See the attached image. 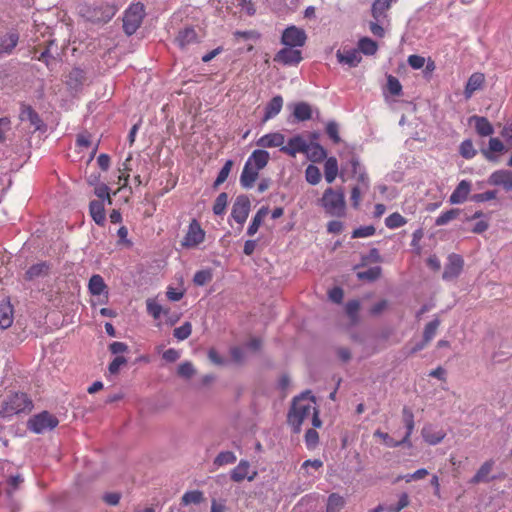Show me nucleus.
Segmentation results:
<instances>
[{
    "mask_svg": "<svg viewBox=\"0 0 512 512\" xmlns=\"http://www.w3.org/2000/svg\"><path fill=\"white\" fill-rule=\"evenodd\" d=\"M311 421L315 428H319L322 422L318 415L316 402L310 392L302 393L295 397L288 413V424L295 433H299L302 424Z\"/></svg>",
    "mask_w": 512,
    "mask_h": 512,
    "instance_id": "f257e3e1",
    "label": "nucleus"
},
{
    "mask_svg": "<svg viewBox=\"0 0 512 512\" xmlns=\"http://www.w3.org/2000/svg\"><path fill=\"white\" fill-rule=\"evenodd\" d=\"M32 402L25 393L11 395L2 406L0 414L2 417H11L21 412L30 411Z\"/></svg>",
    "mask_w": 512,
    "mask_h": 512,
    "instance_id": "f03ea898",
    "label": "nucleus"
},
{
    "mask_svg": "<svg viewBox=\"0 0 512 512\" xmlns=\"http://www.w3.org/2000/svg\"><path fill=\"white\" fill-rule=\"evenodd\" d=\"M145 16L144 5L140 2L131 4L123 17V28L126 34L132 35L140 27Z\"/></svg>",
    "mask_w": 512,
    "mask_h": 512,
    "instance_id": "7ed1b4c3",
    "label": "nucleus"
},
{
    "mask_svg": "<svg viewBox=\"0 0 512 512\" xmlns=\"http://www.w3.org/2000/svg\"><path fill=\"white\" fill-rule=\"evenodd\" d=\"M321 205L328 214L340 216L345 209L344 196L341 192L328 188L321 198Z\"/></svg>",
    "mask_w": 512,
    "mask_h": 512,
    "instance_id": "20e7f679",
    "label": "nucleus"
},
{
    "mask_svg": "<svg viewBox=\"0 0 512 512\" xmlns=\"http://www.w3.org/2000/svg\"><path fill=\"white\" fill-rule=\"evenodd\" d=\"M58 419L47 411L34 415L28 421V428L36 434H42L54 429L58 425Z\"/></svg>",
    "mask_w": 512,
    "mask_h": 512,
    "instance_id": "39448f33",
    "label": "nucleus"
},
{
    "mask_svg": "<svg viewBox=\"0 0 512 512\" xmlns=\"http://www.w3.org/2000/svg\"><path fill=\"white\" fill-rule=\"evenodd\" d=\"M307 36L303 29L296 26L287 27L281 37V43L284 46L300 48L305 45Z\"/></svg>",
    "mask_w": 512,
    "mask_h": 512,
    "instance_id": "423d86ee",
    "label": "nucleus"
},
{
    "mask_svg": "<svg viewBox=\"0 0 512 512\" xmlns=\"http://www.w3.org/2000/svg\"><path fill=\"white\" fill-rule=\"evenodd\" d=\"M117 12V7L112 4H102L87 9L85 16L92 22H108Z\"/></svg>",
    "mask_w": 512,
    "mask_h": 512,
    "instance_id": "0eeeda50",
    "label": "nucleus"
},
{
    "mask_svg": "<svg viewBox=\"0 0 512 512\" xmlns=\"http://www.w3.org/2000/svg\"><path fill=\"white\" fill-rule=\"evenodd\" d=\"M251 203L248 197L238 196L233 204L231 217L240 225H243L248 218Z\"/></svg>",
    "mask_w": 512,
    "mask_h": 512,
    "instance_id": "6e6552de",
    "label": "nucleus"
},
{
    "mask_svg": "<svg viewBox=\"0 0 512 512\" xmlns=\"http://www.w3.org/2000/svg\"><path fill=\"white\" fill-rule=\"evenodd\" d=\"M205 232L196 220H193L188 227L182 245L187 248H194L204 241Z\"/></svg>",
    "mask_w": 512,
    "mask_h": 512,
    "instance_id": "1a4fd4ad",
    "label": "nucleus"
},
{
    "mask_svg": "<svg viewBox=\"0 0 512 512\" xmlns=\"http://www.w3.org/2000/svg\"><path fill=\"white\" fill-rule=\"evenodd\" d=\"M302 60L301 51L298 48L285 46L277 52L274 61L283 65H297Z\"/></svg>",
    "mask_w": 512,
    "mask_h": 512,
    "instance_id": "9d476101",
    "label": "nucleus"
},
{
    "mask_svg": "<svg viewBox=\"0 0 512 512\" xmlns=\"http://www.w3.org/2000/svg\"><path fill=\"white\" fill-rule=\"evenodd\" d=\"M257 476V471L251 469L250 463L246 460H241L238 465L231 471V479L234 482H242L247 479L253 481Z\"/></svg>",
    "mask_w": 512,
    "mask_h": 512,
    "instance_id": "9b49d317",
    "label": "nucleus"
},
{
    "mask_svg": "<svg viewBox=\"0 0 512 512\" xmlns=\"http://www.w3.org/2000/svg\"><path fill=\"white\" fill-rule=\"evenodd\" d=\"M463 265L464 261L460 255L455 253L450 254L448 256V263L443 272V279L451 280L457 278L463 269Z\"/></svg>",
    "mask_w": 512,
    "mask_h": 512,
    "instance_id": "f8f14e48",
    "label": "nucleus"
},
{
    "mask_svg": "<svg viewBox=\"0 0 512 512\" xmlns=\"http://www.w3.org/2000/svg\"><path fill=\"white\" fill-rule=\"evenodd\" d=\"M355 178L357 180V184L354 185V206L356 205L360 194L369 188L368 176L356 161H354V179Z\"/></svg>",
    "mask_w": 512,
    "mask_h": 512,
    "instance_id": "ddd939ff",
    "label": "nucleus"
},
{
    "mask_svg": "<svg viewBox=\"0 0 512 512\" xmlns=\"http://www.w3.org/2000/svg\"><path fill=\"white\" fill-rule=\"evenodd\" d=\"M488 183L493 186H503L505 190L509 191L512 189V171L496 170L489 176Z\"/></svg>",
    "mask_w": 512,
    "mask_h": 512,
    "instance_id": "4468645a",
    "label": "nucleus"
},
{
    "mask_svg": "<svg viewBox=\"0 0 512 512\" xmlns=\"http://www.w3.org/2000/svg\"><path fill=\"white\" fill-rule=\"evenodd\" d=\"M495 465V461L489 459L485 461L477 470L475 475L470 479L471 484H479V483H488L495 479V477L490 476Z\"/></svg>",
    "mask_w": 512,
    "mask_h": 512,
    "instance_id": "2eb2a0df",
    "label": "nucleus"
},
{
    "mask_svg": "<svg viewBox=\"0 0 512 512\" xmlns=\"http://www.w3.org/2000/svg\"><path fill=\"white\" fill-rule=\"evenodd\" d=\"M307 143L301 135H296L288 140L287 145L282 146L281 151L295 157L298 153H305Z\"/></svg>",
    "mask_w": 512,
    "mask_h": 512,
    "instance_id": "dca6fc26",
    "label": "nucleus"
},
{
    "mask_svg": "<svg viewBox=\"0 0 512 512\" xmlns=\"http://www.w3.org/2000/svg\"><path fill=\"white\" fill-rule=\"evenodd\" d=\"M396 0H375L371 7V14L375 21L383 22L388 20V11L391 8L392 2Z\"/></svg>",
    "mask_w": 512,
    "mask_h": 512,
    "instance_id": "f3484780",
    "label": "nucleus"
},
{
    "mask_svg": "<svg viewBox=\"0 0 512 512\" xmlns=\"http://www.w3.org/2000/svg\"><path fill=\"white\" fill-rule=\"evenodd\" d=\"M285 136L280 132L268 133L260 137L256 144L262 148H275L284 146Z\"/></svg>",
    "mask_w": 512,
    "mask_h": 512,
    "instance_id": "a211bd4d",
    "label": "nucleus"
},
{
    "mask_svg": "<svg viewBox=\"0 0 512 512\" xmlns=\"http://www.w3.org/2000/svg\"><path fill=\"white\" fill-rule=\"evenodd\" d=\"M485 83V75L481 72L473 73L465 85L464 96L465 99H470L475 91L481 89Z\"/></svg>",
    "mask_w": 512,
    "mask_h": 512,
    "instance_id": "6ab92c4d",
    "label": "nucleus"
},
{
    "mask_svg": "<svg viewBox=\"0 0 512 512\" xmlns=\"http://www.w3.org/2000/svg\"><path fill=\"white\" fill-rule=\"evenodd\" d=\"M50 272V266L46 262H39L30 266L25 272L24 279L27 281H35L45 278Z\"/></svg>",
    "mask_w": 512,
    "mask_h": 512,
    "instance_id": "aec40b11",
    "label": "nucleus"
},
{
    "mask_svg": "<svg viewBox=\"0 0 512 512\" xmlns=\"http://www.w3.org/2000/svg\"><path fill=\"white\" fill-rule=\"evenodd\" d=\"M19 41V34L9 32L0 39V58L10 55Z\"/></svg>",
    "mask_w": 512,
    "mask_h": 512,
    "instance_id": "412c9836",
    "label": "nucleus"
},
{
    "mask_svg": "<svg viewBox=\"0 0 512 512\" xmlns=\"http://www.w3.org/2000/svg\"><path fill=\"white\" fill-rule=\"evenodd\" d=\"M175 41L180 48L184 49L189 45L197 43L199 41V37L194 28L185 27L179 31Z\"/></svg>",
    "mask_w": 512,
    "mask_h": 512,
    "instance_id": "4be33fe9",
    "label": "nucleus"
},
{
    "mask_svg": "<svg viewBox=\"0 0 512 512\" xmlns=\"http://www.w3.org/2000/svg\"><path fill=\"white\" fill-rule=\"evenodd\" d=\"M471 191V183L467 180H461L455 190L450 195L451 204H460L466 201Z\"/></svg>",
    "mask_w": 512,
    "mask_h": 512,
    "instance_id": "5701e85b",
    "label": "nucleus"
},
{
    "mask_svg": "<svg viewBox=\"0 0 512 512\" xmlns=\"http://www.w3.org/2000/svg\"><path fill=\"white\" fill-rule=\"evenodd\" d=\"M421 434L424 441L430 445H437L446 437V432L444 430H435L432 425L424 426Z\"/></svg>",
    "mask_w": 512,
    "mask_h": 512,
    "instance_id": "b1692460",
    "label": "nucleus"
},
{
    "mask_svg": "<svg viewBox=\"0 0 512 512\" xmlns=\"http://www.w3.org/2000/svg\"><path fill=\"white\" fill-rule=\"evenodd\" d=\"M470 122H474L475 130L481 137L490 136L494 133V128L486 117L474 115L470 118Z\"/></svg>",
    "mask_w": 512,
    "mask_h": 512,
    "instance_id": "393cba45",
    "label": "nucleus"
},
{
    "mask_svg": "<svg viewBox=\"0 0 512 512\" xmlns=\"http://www.w3.org/2000/svg\"><path fill=\"white\" fill-rule=\"evenodd\" d=\"M259 170L250 164V162H246L243 168V171L240 176V183L244 188H251L254 185V182L258 178Z\"/></svg>",
    "mask_w": 512,
    "mask_h": 512,
    "instance_id": "a878e982",
    "label": "nucleus"
},
{
    "mask_svg": "<svg viewBox=\"0 0 512 512\" xmlns=\"http://www.w3.org/2000/svg\"><path fill=\"white\" fill-rule=\"evenodd\" d=\"M505 150L504 143L499 138L492 137L489 139L488 148L483 149L482 154L488 161H497L495 153H502Z\"/></svg>",
    "mask_w": 512,
    "mask_h": 512,
    "instance_id": "bb28decb",
    "label": "nucleus"
},
{
    "mask_svg": "<svg viewBox=\"0 0 512 512\" xmlns=\"http://www.w3.org/2000/svg\"><path fill=\"white\" fill-rule=\"evenodd\" d=\"M13 323V308L9 301L2 300L0 302V327L2 329L9 328Z\"/></svg>",
    "mask_w": 512,
    "mask_h": 512,
    "instance_id": "cd10ccee",
    "label": "nucleus"
},
{
    "mask_svg": "<svg viewBox=\"0 0 512 512\" xmlns=\"http://www.w3.org/2000/svg\"><path fill=\"white\" fill-rule=\"evenodd\" d=\"M269 158L270 155L266 150L258 149L252 152L246 162H250L252 166L260 171L267 165Z\"/></svg>",
    "mask_w": 512,
    "mask_h": 512,
    "instance_id": "c85d7f7f",
    "label": "nucleus"
},
{
    "mask_svg": "<svg viewBox=\"0 0 512 512\" xmlns=\"http://www.w3.org/2000/svg\"><path fill=\"white\" fill-rule=\"evenodd\" d=\"M283 107V98L279 95L273 97L265 107L263 121H267L278 115Z\"/></svg>",
    "mask_w": 512,
    "mask_h": 512,
    "instance_id": "c756f323",
    "label": "nucleus"
},
{
    "mask_svg": "<svg viewBox=\"0 0 512 512\" xmlns=\"http://www.w3.org/2000/svg\"><path fill=\"white\" fill-rule=\"evenodd\" d=\"M402 419H403V423L406 427V433H405L404 437L402 438V442H406L407 444H409L411 434L415 427L413 412L409 408L404 407L402 410Z\"/></svg>",
    "mask_w": 512,
    "mask_h": 512,
    "instance_id": "7c9ffc66",
    "label": "nucleus"
},
{
    "mask_svg": "<svg viewBox=\"0 0 512 512\" xmlns=\"http://www.w3.org/2000/svg\"><path fill=\"white\" fill-rule=\"evenodd\" d=\"M402 419H403V423L406 427V433H405L404 437L402 438V442H406L407 444H409L411 434L415 427L413 412L409 408L404 407L402 410Z\"/></svg>",
    "mask_w": 512,
    "mask_h": 512,
    "instance_id": "2f4dec72",
    "label": "nucleus"
},
{
    "mask_svg": "<svg viewBox=\"0 0 512 512\" xmlns=\"http://www.w3.org/2000/svg\"><path fill=\"white\" fill-rule=\"evenodd\" d=\"M304 154L312 162H320L326 157L325 149L318 143H307Z\"/></svg>",
    "mask_w": 512,
    "mask_h": 512,
    "instance_id": "473e14b6",
    "label": "nucleus"
},
{
    "mask_svg": "<svg viewBox=\"0 0 512 512\" xmlns=\"http://www.w3.org/2000/svg\"><path fill=\"white\" fill-rule=\"evenodd\" d=\"M89 291L92 295H101L105 293L107 295V285L104 282L102 276L95 274L93 275L88 284Z\"/></svg>",
    "mask_w": 512,
    "mask_h": 512,
    "instance_id": "72a5a7b5",
    "label": "nucleus"
},
{
    "mask_svg": "<svg viewBox=\"0 0 512 512\" xmlns=\"http://www.w3.org/2000/svg\"><path fill=\"white\" fill-rule=\"evenodd\" d=\"M358 51L366 56H373L378 51V44L369 37H362L358 41Z\"/></svg>",
    "mask_w": 512,
    "mask_h": 512,
    "instance_id": "f704fd0d",
    "label": "nucleus"
},
{
    "mask_svg": "<svg viewBox=\"0 0 512 512\" xmlns=\"http://www.w3.org/2000/svg\"><path fill=\"white\" fill-rule=\"evenodd\" d=\"M269 212V209L268 207H261L257 213L255 214V216L253 217L252 221H251V224L249 225L248 229H247V234L249 236H253L254 234L257 233L260 225L262 224L264 218L267 216Z\"/></svg>",
    "mask_w": 512,
    "mask_h": 512,
    "instance_id": "c9c22d12",
    "label": "nucleus"
},
{
    "mask_svg": "<svg viewBox=\"0 0 512 512\" xmlns=\"http://www.w3.org/2000/svg\"><path fill=\"white\" fill-rule=\"evenodd\" d=\"M20 118L22 121H28L35 130H39L41 127L42 121L38 114L31 107L23 108L20 114Z\"/></svg>",
    "mask_w": 512,
    "mask_h": 512,
    "instance_id": "e433bc0d",
    "label": "nucleus"
},
{
    "mask_svg": "<svg viewBox=\"0 0 512 512\" xmlns=\"http://www.w3.org/2000/svg\"><path fill=\"white\" fill-rule=\"evenodd\" d=\"M90 214L97 224H103L105 221V209L103 201H91Z\"/></svg>",
    "mask_w": 512,
    "mask_h": 512,
    "instance_id": "4c0bfd02",
    "label": "nucleus"
},
{
    "mask_svg": "<svg viewBox=\"0 0 512 512\" xmlns=\"http://www.w3.org/2000/svg\"><path fill=\"white\" fill-rule=\"evenodd\" d=\"M85 80V73L79 68H74L70 71L67 84L71 89L77 90Z\"/></svg>",
    "mask_w": 512,
    "mask_h": 512,
    "instance_id": "58836bf2",
    "label": "nucleus"
},
{
    "mask_svg": "<svg viewBox=\"0 0 512 512\" xmlns=\"http://www.w3.org/2000/svg\"><path fill=\"white\" fill-rule=\"evenodd\" d=\"M382 273L380 266L369 267L366 270L357 272V278L362 281L373 282L377 280Z\"/></svg>",
    "mask_w": 512,
    "mask_h": 512,
    "instance_id": "ea45409f",
    "label": "nucleus"
},
{
    "mask_svg": "<svg viewBox=\"0 0 512 512\" xmlns=\"http://www.w3.org/2000/svg\"><path fill=\"white\" fill-rule=\"evenodd\" d=\"M325 179L328 183H332L338 174V163L333 157L328 158L324 165Z\"/></svg>",
    "mask_w": 512,
    "mask_h": 512,
    "instance_id": "a19ab883",
    "label": "nucleus"
},
{
    "mask_svg": "<svg viewBox=\"0 0 512 512\" xmlns=\"http://www.w3.org/2000/svg\"><path fill=\"white\" fill-rule=\"evenodd\" d=\"M441 324V321L438 318L433 319L429 323L425 325L424 331H423V340L427 342L428 344L432 341V339L435 337L437 330Z\"/></svg>",
    "mask_w": 512,
    "mask_h": 512,
    "instance_id": "79ce46f5",
    "label": "nucleus"
},
{
    "mask_svg": "<svg viewBox=\"0 0 512 512\" xmlns=\"http://www.w3.org/2000/svg\"><path fill=\"white\" fill-rule=\"evenodd\" d=\"M311 108L307 103H298L294 107L293 115L300 121H305L311 118Z\"/></svg>",
    "mask_w": 512,
    "mask_h": 512,
    "instance_id": "37998d69",
    "label": "nucleus"
},
{
    "mask_svg": "<svg viewBox=\"0 0 512 512\" xmlns=\"http://www.w3.org/2000/svg\"><path fill=\"white\" fill-rule=\"evenodd\" d=\"M406 223H407L406 218H404V217H403L400 213H398V212H394V213L390 214V215L385 219V225H386L389 229H396V228L402 227V226H404Z\"/></svg>",
    "mask_w": 512,
    "mask_h": 512,
    "instance_id": "c03bdc74",
    "label": "nucleus"
},
{
    "mask_svg": "<svg viewBox=\"0 0 512 512\" xmlns=\"http://www.w3.org/2000/svg\"><path fill=\"white\" fill-rule=\"evenodd\" d=\"M344 507V500L338 494H331L328 498L326 512H340Z\"/></svg>",
    "mask_w": 512,
    "mask_h": 512,
    "instance_id": "a18cd8bd",
    "label": "nucleus"
},
{
    "mask_svg": "<svg viewBox=\"0 0 512 512\" xmlns=\"http://www.w3.org/2000/svg\"><path fill=\"white\" fill-rule=\"evenodd\" d=\"M204 500L203 493L199 490L194 491H188L184 493L182 496V504L183 505H189V504H199Z\"/></svg>",
    "mask_w": 512,
    "mask_h": 512,
    "instance_id": "49530a36",
    "label": "nucleus"
},
{
    "mask_svg": "<svg viewBox=\"0 0 512 512\" xmlns=\"http://www.w3.org/2000/svg\"><path fill=\"white\" fill-rule=\"evenodd\" d=\"M374 436L380 438L384 445H386L387 447H391V448L407 444L406 442H402V439L395 440L388 433L382 432L380 430H376L374 432Z\"/></svg>",
    "mask_w": 512,
    "mask_h": 512,
    "instance_id": "de8ad7c7",
    "label": "nucleus"
},
{
    "mask_svg": "<svg viewBox=\"0 0 512 512\" xmlns=\"http://www.w3.org/2000/svg\"><path fill=\"white\" fill-rule=\"evenodd\" d=\"M460 214L459 209H450L448 211H445L441 213L435 220V224L437 226H443L449 223L450 221L456 219L458 215Z\"/></svg>",
    "mask_w": 512,
    "mask_h": 512,
    "instance_id": "09e8293b",
    "label": "nucleus"
},
{
    "mask_svg": "<svg viewBox=\"0 0 512 512\" xmlns=\"http://www.w3.org/2000/svg\"><path fill=\"white\" fill-rule=\"evenodd\" d=\"M228 204V195L223 192L220 193L213 205V212L215 215H223L225 213L226 207Z\"/></svg>",
    "mask_w": 512,
    "mask_h": 512,
    "instance_id": "8fccbe9b",
    "label": "nucleus"
},
{
    "mask_svg": "<svg viewBox=\"0 0 512 512\" xmlns=\"http://www.w3.org/2000/svg\"><path fill=\"white\" fill-rule=\"evenodd\" d=\"M305 178L311 185H316L321 180V173L318 167L314 165H308L305 170Z\"/></svg>",
    "mask_w": 512,
    "mask_h": 512,
    "instance_id": "3c124183",
    "label": "nucleus"
},
{
    "mask_svg": "<svg viewBox=\"0 0 512 512\" xmlns=\"http://www.w3.org/2000/svg\"><path fill=\"white\" fill-rule=\"evenodd\" d=\"M236 455L231 451H224L217 455L214 460V465L223 466L227 464H232L236 461Z\"/></svg>",
    "mask_w": 512,
    "mask_h": 512,
    "instance_id": "603ef678",
    "label": "nucleus"
},
{
    "mask_svg": "<svg viewBox=\"0 0 512 512\" xmlns=\"http://www.w3.org/2000/svg\"><path fill=\"white\" fill-rule=\"evenodd\" d=\"M459 152L460 155L465 159H471L476 155V150L473 146V142L470 139L464 140L460 144Z\"/></svg>",
    "mask_w": 512,
    "mask_h": 512,
    "instance_id": "864d4df0",
    "label": "nucleus"
},
{
    "mask_svg": "<svg viewBox=\"0 0 512 512\" xmlns=\"http://www.w3.org/2000/svg\"><path fill=\"white\" fill-rule=\"evenodd\" d=\"M146 307H147V311L148 313L154 318V319H159L162 312H163V308L162 306L153 298H149L146 300Z\"/></svg>",
    "mask_w": 512,
    "mask_h": 512,
    "instance_id": "5fc2aeb1",
    "label": "nucleus"
},
{
    "mask_svg": "<svg viewBox=\"0 0 512 512\" xmlns=\"http://www.w3.org/2000/svg\"><path fill=\"white\" fill-rule=\"evenodd\" d=\"M191 332H192L191 323L185 322L180 327L175 328L173 334L176 339H178L179 341H183L191 335Z\"/></svg>",
    "mask_w": 512,
    "mask_h": 512,
    "instance_id": "6e6d98bb",
    "label": "nucleus"
},
{
    "mask_svg": "<svg viewBox=\"0 0 512 512\" xmlns=\"http://www.w3.org/2000/svg\"><path fill=\"white\" fill-rule=\"evenodd\" d=\"M196 370L190 361H185L178 366V375L182 378L189 379L194 376Z\"/></svg>",
    "mask_w": 512,
    "mask_h": 512,
    "instance_id": "4d7b16f0",
    "label": "nucleus"
},
{
    "mask_svg": "<svg viewBox=\"0 0 512 512\" xmlns=\"http://www.w3.org/2000/svg\"><path fill=\"white\" fill-rule=\"evenodd\" d=\"M387 88L390 94L394 96L400 95L402 91V85L400 81L392 75L387 77Z\"/></svg>",
    "mask_w": 512,
    "mask_h": 512,
    "instance_id": "13d9d810",
    "label": "nucleus"
},
{
    "mask_svg": "<svg viewBox=\"0 0 512 512\" xmlns=\"http://www.w3.org/2000/svg\"><path fill=\"white\" fill-rule=\"evenodd\" d=\"M212 279V273L210 270H200L195 273L193 282L198 286H203L210 282Z\"/></svg>",
    "mask_w": 512,
    "mask_h": 512,
    "instance_id": "bf43d9fd",
    "label": "nucleus"
},
{
    "mask_svg": "<svg viewBox=\"0 0 512 512\" xmlns=\"http://www.w3.org/2000/svg\"><path fill=\"white\" fill-rule=\"evenodd\" d=\"M232 165H233V163L231 160H228L224 164V166L221 168V170L214 182V186H219L220 184H222L223 182L226 181V179L228 178L229 173L231 171Z\"/></svg>",
    "mask_w": 512,
    "mask_h": 512,
    "instance_id": "052dcab7",
    "label": "nucleus"
},
{
    "mask_svg": "<svg viewBox=\"0 0 512 512\" xmlns=\"http://www.w3.org/2000/svg\"><path fill=\"white\" fill-rule=\"evenodd\" d=\"M319 442V436L316 430L308 429L305 434V443L308 449H314Z\"/></svg>",
    "mask_w": 512,
    "mask_h": 512,
    "instance_id": "680f3d73",
    "label": "nucleus"
},
{
    "mask_svg": "<svg viewBox=\"0 0 512 512\" xmlns=\"http://www.w3.org/2000/svg\"><path fill=\"white\" fill-rule=\"evenodd\" d=\"M497 196V192L494 190L486 191L484 193H478L471 196V200L477 203H482L486 201H490L495 199Z\"/></svg>",
    "mask_w": 512,
    "mask_h": 512,
    "instance_id": "e2e57ef3",
    "label": "nucleus"
},
{
    "mask_svg": "<svg viewBox=\"0 0 512 512\" xmlns=\"http://www.w3.org/2000/svg\"><path fill=\"white\" fill-rule=\"evenodd\" d=\"M127 363V359L123 356H117L109 364L108 370L110 374H117L120 368Z\"/></svg>",
    "mask_w": 512,
    "mask_h": 512,
    "instance_id": "0e129e2a",
    "label": "nucleus"
},
{
    "mask_svg": "<svg viewBox=\"0 0 512 512\" xmlns=\"http://www.w3.org/2000/svg\"><path fill=\"white\" fill-rule=\"evenodd\" d=\"M375 227L373 225L363 226L354 229V238L369 237L375 234Z\"/></svg>",
    "mask_w": 512,
    "mask_h": 512,
    "instance_id": "69168bd1",
    "label": "nucleus"
},
{
    "mask_svg": "<svg viewBox=\"0 0 512 512\" xmlns=\"http://www.w3.org/2000/svg\"><path fill=\"white\" fill-rule=\"evenodd\" d=\"M328 298L331 302L340 304L344 298L343 289L340 287H334L328 291Z\"/></svg>",
    "mask_w": 512,
    "mask_h": 512,
    "instance_id": "338daca9",
    "label": "nucleus"
},
{
    "mask_svg": "<svg viewBox=\"0 0 512 512\" xmlns=\"http://www.w3.org/2000/svg\"><path fill=\"white\" fill-rule=\"evenodd\" d=\"M408 64L413 68V69H421L424 67L425 63H426V60L423 56H420V55H410L408 57Z\"/></svg>",
    "mask_w": 512,
    "mask_h": 512,
    "instance_id": "774afa93",
    "label": "nucleus"
}]
</instances>
